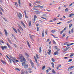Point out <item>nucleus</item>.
Segmentation results:
<instances>
[{
	"label": "nucleus",
	"mask_w": 74,
	"mask_h": 74,
	"mask_svg": "<svg viewBox=\"0 0 74 74\" xmlns=\"http://www.w3.org/2000/svg\"><path fill=\"white\" fill-rule=\"evenodd\" d=\"M29 27H30V26H31V21H29Z\"/></svg>",
	"instance_id": "23"
},
{
	"label": "nucleus",
	"mask_w": 74,
	"mask_h": 74,
	"mask_svg": "<svg viewBox=\"0 0 74 74\" xmlns=\"http://www.w3.org/2000/svg\"><path fill=\"white\" fill-rule=\"evenodd\" d=\"M14 3H15V4L16 5V7H18V3H17L16 2H14Z\"/></svg>",
	"instance_id": "25"
},
{
	"label": "nucleus",
	"mask_w": 74,
	"mask_h": 74,
	"mask_svg": "<svg viewBox=\"0 0 74 74\" xmlns=\"http://www.w3.org/2000/svg\"><path fill=\"white\" fill-rule=\"evenodd\" d=\"M19 56L20 57L19 59H22L23 57V56H22V54H20L19 55Z\"/></svg>",
	"instance_id": "12"
},
{
	"label": "nucleus",
	"mask_w": 74,
	"mask_h": 74,
	"mask_svg": "<svg viewBox=\"0 0 74 74\" xmlns=\"http://www.w3.org/2000/svg\"><path fill=\"white\" fill-rule=\"evenodd\" d=\"M40 6H39V7H40V8H44V6H40Z\"/></svg>",
	"instance_id": "45"
},
{
	"label": "nucleus",
	"mask_w": 74,
	"mask_h": 74,
	"mask_svg": "<svg viewBox=\"0 0 74 74\" xmlns=\"http://www.w3.org/2000/svg\"><path fill=\"white\" fill-rule=\"evenodd\" d=\"M15 69L16 70H17V71H20L19 69H18V68H15Z\"/></svg>",
	"instance_id": "39"
},
{
	"label": "nucleus",
	"mask_w": 74,
	"mask_h": 74,
	"mask_svg": "<svg viewBox=\"0 0 74 74\" xmlns=\"http://www.w3.org/2000/svg\"><path fill=\"white\" fill-rule=\"evenodd\" d=\"M18 27L19 28V29H22V27H21V25H20L19 24H18Z\"/></svg>",
	"instance_id": "20"
},
{
	"label": "nucleus",
	"mask_w": 74,
	"mask_h": 74,
	"mask_svg": "<svg viewBox=\"0 0 74 74\" xmlns=\"http://www.w3.org/2000/svg\"><path fill=\"white\" fill-rule=\"evenodd\" d=\"M9 58H11L12 60V59H14V58H13V57H12V56H9Z\"/></svg>",
	"instance_id": "32"
},
{
	"label": "nucleus",
	"mask_w": 74,
	"mask_h": 74,
	"mask_svg": "<svg viewBox=\"0 0 74 74\" xmlns=\"http://www.w3.org/2000/svg\"><path fill=\"white\" fill-rule=\"evenodd\" d=\"M27 42L28 47H30V45L29 44V42L27 41Z\"/></svg>",
	"instance_id": "22"
},
{
	"label": "nucleus",
	"mask_w": 74,
	"mask_h": 74,
	"mask_svg": "<svg viewBox=\"0 0 74 74\" xmlns=\"http://www.w3.org/2000/svg\"><path fill=\"white\" fill-rule=\"evenodd\" d=\"M57 20H58V19L56 18H54L53 19V20L54 21H57Z\"/></svg>",
	"instance_id": "41"
},
{
	"label": "nucleus",
	"mask_w": 74,
	"mask_h": 74,
	"mask_svg": "<svg viewBox=\"0 0 74 74\" xmlns=\"http://www.w3.org/2000/svg\"><path fill=\"white\" fill-rule=\"evenodd\" d=\"M12 35L13 37H14V38H15V36L13 34H12Z\"/></svg>",
	"instance_id": "60"
},
{
	"label": "nucleus",
	"mask_w": 74,
	"mask_h": 74,
	"mask_svg": "<svg viewBox=\"0 0 74 74\" xmlns=\"http://www.w3.org/2000/svg\"><path fill=\"white\" fill-rule=\"evenodd\" d=\"M73 32H74V28H72L71 29V33H73Z\"/></svg>",
	"instance_id": "27"
},
{
	"label": "nucleus",
	"mask_w": 74,
	"mask_h": 74,
	"mask_svg": "<svg viewBox=\"0 0 74 74\" xmlns=\"http://www.w3.org/2000/svg\"><path fill=\"white\" fill-rule=\"evenodd\" d=\"M30 61L31 64H33V62H32V61L31 60H30Z\"/></svg>",
	"instance_id": "51"
},
{
	"label": "nucleus",
	"mask_w": 74,
	"mask_h": 74,
	"mask_svg": "<svg viewBox=\"0 0 74 74\" xmlns=\"http://www.w3.org/2000/svg\"><path fill=\"white\" fill-rule=\"evenodd\" d=\"M66 29H67V27H65L64 28V29L63 30H64H64H66Z\"/></svg>",
	"instance_id": "55"
},
{
	"label": "nucleus",
	"mask_w": 74,
	"mask_h": 74,
	"mask_svg": "<svg viewBox=\"0 0 74 74\" xmlns=\"http://www.w3.org/2000/svg\"><path fill=\"white\" fill-rule=\"evenodd\" d=\"M51 35L52 36H53V37H54V38H58V37H56L55 36H54L53 34H51Z\"/></svg>",
	"instance_id": "37"
},
{
	"label": "nucleus",
	"mask_w": 74,
	"mask_h": 74,
	"mask_svg": "<svg viewBox=\"0 0 74 74\" xmlns=\"http://www.w3.org/2000/svg\"><path fill=\"white\" fill-rule=\"evenodd\" d=\"M3 47L5 49H6V48H7V47L5 46H3Z\"/></svg>",
	"instance_id": "56"
},
{
	"label": "nucleus",
	"mask_w": 74,
	"mask_h": 74,
	"mask_svg": "<svg viewBox=\"0 0 74 74\" xmlns=\"http://www.w3.org/2000/svg\"><path fill=\"white\" fill-rule=\"evenodd\" d=\"M56 31L54 30H52L51 31V32H52V33H55Z\"/></svg>",
	"instance_id": "42"
},
{
	"label": "nucleus",
	"mask_w": 74,
	"mask_h": 74,
	"mask_svg": "<svg viewBox=\"0 0 74 74\" xmlns=\"http://www.w3.org/2000/svg\"><path fill=\"white\" fill-rule=\"evenodd\" d=\"M72 21V20H71L70 21H68L67 22V23H70V22H71Z\"/></svg>",
	"instance_id": "49"
},
{
	"label": "nucleus",
	"mask_w": 74,
	"mask_h": 74,
	"mask_svg": "<svg viewBox=\"0 0 74 74\" xmlns=\"http://www.w3.org/2000/svg\"><path fill=\"white\" fill-rule=\"evenodd\" d=\"M64 32V31L63 30H62V31H61L60 32V34H62Z\"/></svg>",
	"instance_id": "44"
},
{
	"label": "nucleus",
	"mask_w": 74,
	"mask_h": 74,
	"mask_svg": "<svg viewBox=\"0 0 74 74\" xmlns=\"http://www.w3.org/2000/svg\"><path fill=\"white\" fill-rule=\"evenodd\" d=\"M34 58L35 59V61L36 63H37V64H38V62H37V58H36V56H34Z\"/></svg>",
	"instance_id": "11"
},
{
	"label": "nucleus",
	"mask_w": 74,
	"mask_h": 74,
	"mask_svg": "<svg viewBox=\"0 0 74 74\" xmlns=\"http://www.w3.org/2000/svg\"><path fill=\"white\" fill-rule=\"evenodd\" d=\"M52 73H53V74H56V72L55 71V70H54L53 69H52Z\"/></svg>",
	"instance_id": "18"
},
{
	"label": "nucleus",
	"mask_w": 74,
	"mask_h": 74,
	"mask_svg": "<svg viewBox=\"0 0 74 74\" xmlns=\"http://www.w3.org/2000/svg\"><path fill=\"white\" fill-rule=\"evenodd\" d=\"M31 65L32 67L33 68V67H34V63H33V64H31Z\"/></svg>",
	"instance_id": "48"
},
{
	"label": "nucleus",
	"mask_w": 74,
	"mask_h": 74,
	"mask_svg": "<svg viewBox=\"0 0 74 74\" xmlns=\"http://www.w3.org/2000/svg\"><path fill=\"white\" fill-rule=\"evenodd\" d=\"M53 44L55 45L56 44V42H55L54 40H53Z\"/></svg>",
	"instance_id": "36"
},
{
	"label": "nucleus",
	"mask_w": 74,
	"mask_h": 74,
	"mask_svg": "<svg viewBox=\"0 0 74 74\" xmlns=\"http://www.w3.org/2000/svg\"><path fill=\"white\" fill-rule=\"evenodd\" d=\"M39 53H41V51H42V50H41V47H39Z\"/></svg>",
	"instance_id": "14"
},
{
	"label": "nucleus",
	"mask_w": 74,
	"mask_h": 74,
	"mask_svg": "<svg viewBox=\"0 0 74 74\" xmlns=\"http://www.w3.org/2000/svg\"><path fill=\"white\" fill-rule=\"evenodd\" d=\"M22 64V65L23 66H25V65L26 64V63L25 62H23V63Z\"/></svg>",
	"instance_id": "24"
},
{
	"label": "nucleus",
	"mask_w": 74,
	"mask_h": 74,
	"mask_svg": "<svg viewBox=\"0 0 74 74\" xmlns=\"http://www.w3.org/2000/svg\"><path fill=\"white\" fill-rule=\"evenodd\" d=\"M72 61V59H70L68 61L69 62H71Z\"/></svg>",
	"instance_id": "61"
},
{
	"label": "nucleus",
	"mask_w": 74,
	"mask_h": 74,
	"mask_svg": "<svg viewBox=\"0 0 74 74\" xmlns=\"http://www.w3.org/2000/svg\"><path fill=\"white\" fill-rule=\"evenodd\" d=\"M49 52H47V53L49 55H51V49H49L48 50Z\"/></svg>",
	"instance_id": "5"
},
{
	"label": "nucleus",
	"mask_w": 74,
	"mask_h": 74,
	"mask_svg": "<svg viewBox=\"0 0 74 74\" xmlns=\"http://www.w3.org/2000/svg\"><path fill=\"white\" fill-rule=\"evenodd\" d=\"M13 59H14V61H15V63H16V62H19V60H15L14 58H13Z\"/></svg>",
	"instance_id": "15"
},
{
	"label": "nucleus",
	"mask_w": 74,
	"mask_h": 74,
	"mask_svg": "<svg viewBox=\"0 0 74 74\" xmlns=\"http://www.w3.org/2000/svg\"><path fill=\"white\" fill-rule=\"evenodd\" d=\"M69 67V69H73V68H74V66H71Z\"/></svg>",
	"instance_id": "30"
},
{
	"label": "nucleus",
	"mask_w": 74,
	"mask_h": 74,
	"mask_svg": "<svg viewBox=\"0 0 74 74\" xmlns=\"http://www.w3.org/2000/svg\"><path fill=\"white\" fill-rule=\"evenodd\" d=\"M41 18H42V19H45V20H47V19L46 18H45L44 17H41Z\"/></svg>",
	"instance_id": "57"
},
{
	"label": "nucleus",
	"mask_w": 74,
	"mask_h": 74,
	"mask_svg": "<svg viewBox=\"0 0 74 74\" xmlns=\"http://www.w3.org/2000/svg\"><path fill=\"white\" fill-rule=\"evenodd\" d=\"M23 61H26V59H25V58H24V57H23Z\"/></svg>",
	"instance_id": "50"
},
{
	"label": "nucleus",
	"mask_w": 74,
	"mask_h": 74,
	"mask_svg": "<svg viewBox=\"0 0 74 74\" xmlns=\"http://www.w3.org/2000/svg\"><path fill=\"white\" fill-rule=\"evenodd\" d=\"M65 11H69V9H68V8H66L65 10Z\"/></svg>",
	"instance_id": "59"
},
{
	"label": "nucleus",
	"mask_w": 74,
	"mask_h": 74,
	"mask_svg": "<svg viewBox=\"0 0 74 74\" xmlns=\"http://www.w3.org/2000/svg\"><path fill=\"white\" fill-rule=\"evenodd\" d=\"M6 44L8 47H9V48H10L11 47H10V46L9 45H8V43H7Z\"/></svg>",
	"instance_id": "54"
},
{
	"label": "nucleus",
	"mask_w": 74,
	"mask_h": 74,
	"mask_svg": "<svg viewBox=\"0 0 74 74\" xmlns=\"http://www.w3.org/2000/svg\"><path fill=\"white\" fill-rule=\"evenodd\" d=\"M34 36L32 35H31L30 36V38L31 40H33V41H34L33 38V37H34Z\"/></svg>",
	"instance_id": "4"
},
{
	"label": "nucleus",
	"mask_w": 74,
	"mask_h": 74,
	"mask_svg": "<svg viewBox=\"0 0 74 74\" xmlns=\"http://www.w3.org/2000/svg\"><path fill=\"white\" fill-rule=\"evenodd\" d=\"M54 55H58V54H59V52H58V51H57L56 52H54Z\"/></svg>",
	"instance_id": "13"
},
{
	"label": "nucleus",
	"mask_w": 74,
	"mask_h": 74,
	"mask_svg": "<svg viewBox=\"0 0 74 74\" xmlns=\"http://www.w3.org/2000/svg\"><path fill=\"white\" fill-rule=\"evenodd\" d=\"M8 41L9 42H10V43L11 44H12V42H11V41H10V39H8Z\"/></svg>",
	"instance_id": "26"
},
{
	"label": "nucleus",
	"mask_w": 74,
	"mask_h": 74,
	"mask_svg": "<svg viewBox=\"0 0 74 74\" xmlns=\"http://www.w3.org/2000/svg\"><path fill=\"white\" fill-rule=\"evenodd\" d=\"M51 60L52 62H55V59L53 58H52L51 59Z\"/></svg>",
	"instance_id": "35"
},
{
	"label": "nucleus",
	"mask_w": 74,
	"mask_h": 74,
	"mask_svg": "<svg viewBox=\"0 0 74 74\" xmlns=\"http://www.w3.org/2000/svg\"><path fill=\"white\" fill-rule=\"evenodd\" d=\"M70 47L67 46L66 48V49H65L64 51H67V50H68V49H69V48H70Z\"/></svg>",
	"instance_id": "6"
},
{
	"label": "nucleus",
	"mask_w": 74,
	"mask_h": 74,
	"mask_svg": "<svg viewBox=\"0 0 74 74\" xmlns=\"http://www.w3.org/2000/svg\"><path fill=\"white\" fill-rule=\"evenodd\" d=\"M1 70L3 72H4V69H3V68H1Z\"/></svg>",
	"instance_id": "47"
},
{
	"label": "nucleus",
	"mask_w": 74,
	"mask_h": 74,
	"mask_svg": "<svg viewBox=\"0 0 74 74\" xmlns=\"http://www.w3.org/2000/svg\"><path fill=\"white\" fill-rule=\"evenodd\" d=\"M6 44L8 47H9V48H10L11 47H10V46L9 45H8V43H7Z\"/></svg>",
	"instance_id": "52"
},
{
	"label": "nucleus",
	"mask_w": 74,
	"mask_h": 74,
	"mask_svg": "<svg viewBox=\"0 0 74 74\" xmlns=\"http://www.w3.org/2000/svg\"><path fill=\"white\" fill-rule=\"evenodd\" d=\"M45 68V66H44L42 67V70H44Z\"/></svg>",
	"instance_id": "58"
},
{
	"label": "nucleus",
	"mask_w": 74,
	"mask_h": 74,
	"mask_svg": "<svg viewBox=\"0 0 74 74\" xmlns=\"http://www.w3.org/2000/svg\"><path fill=\"white\" fill-rule=\"evenodd\" d=\"M6 44L8 47H9V48H10L11 47H10V46L9 45H8V43H7Z\"/></svg>",
	"instance_id": "53"
},
{
	"label": "nucleus",
	"mask_w": 74,
	"mask_h": 74,
	"mask_svg": "<svg viewBox=\"0 0 74 74\" xmlns=\"http://www.w3.org/2000/svg\"><path fill=\"white\" fill-rule=\"evenodd\" d=\"M29 66L27 64H26L24 66V68L26 69H27L28 68Z\"/></svg>",
	"instance_id": "7"
},
{
	"label": "nucleus",
	"mask_w": 74,
	"mask_h": 74,
	"mask_svg": "<svg viewBox=\"0 0 74 74\" xmlns=\"http://www.w3.org/2000/svg\"><path fill=\"white\" fill-rule=\"evenodd\" d=\"M36 58H37V59H38V58H38V54H36Z\"/></svg>",
	"instance_id": "33"
},
{
	"label": "nucleus",
	"mask_w": 74,
	"mask_h": 74,
	"mask_svg": "<svg viewBox=\"0 0 74 74\" xmlns=\"http://www.w3.org/2000/svg\"><path fill=\"white\" fill-rule=\"evenodd\" d=\"M21 24H22V25H23V26H24V27H25V24L23 22V21H21Z\"/></svg>",
	"instance_id": "9"
},
{
	"label": "nucleus",
	"mask_w": 74,
	"mask_h": 74,
	"mask_svg": "<svg viewBox=\"0 0 74 74\" xmlns=\"http://www.w3.org/2000/svg\"><path fill=\"white\" fill-rule=\"evenodd\" d=\"M18 4H19V6H21V5H20L21 4V1H20V0H18Z\"/></svg>",
	"instance_id": "31"
},
{
	"label": "nucleus",
	"mask_w": 74,
	"mask_h": 74,
	"mask_svg": "<svg viewBox=\"0 0 74 74\" xmlns=\"http://www.w3.org/2000/svg\"><path fill=\"white\" fill-rule=\"evenodd\" d=\"M4 32L5 33V35L6 36H8V32H7V31L5 29L4 30Z\"/></svg>",
	"instance_id": "3"
},
{
	"label": "nucleus",
	"mask_w": 74,
	"mask_h": 74,
	"mask_svg": "<svg viewBox=\"0 0 74 74\" xmlns=\"http://www.w3.org/2000/svg\"><path fill=\"white\" fill-rule=\"evenodd\" d=\"M66 36V34H65L63 33V37H64V36Z\"/></svg>",
	"instance_id": "64"
},
{
	"label": "nucleus",
	"mask_w": 74,
	"mask_h": 74,
	"mask_svg": "<svg viewBox=\"0 0 74 74\" xmlns=\"http://www.w3.org/2000/svg\"><path fill=\"white\" fill-rule=\"evenodd\" d=\"M19 14L20 15H19V14H17V16H18V17L19 19H21V18H22V14H21V12H19Z\"/></svg>",
	"instance_id": "2"
},
{
	"label": "nucleus",
	"mask_w": 74,
	"mask_h": 74,
	"mask_svg": "<svg viewBox=\"0 0 74 74\" xmlns=\"http://www.w3.org/2000/svg\"><path fill=\"white\" fill-rule=\"evenodd\" d=\"M6 56L8 59L10 60V63H12V62H11L12 61L14 63H15V61H14V60L12 59L9 58L8 56L7 55H6Z\"/></svg>",
	"instance_id": "1"
},
{
	"label": "nucleus",
	"mask_w": 74,
	"mask_h": 74,
	"mask_svg": "<svg viewBox=\"0 0 74 74\" xmlns=\"http://www.w3.org/2000/svg\"><path fill=\"white\" fill-rule=\"evenodd\" d=\"M72 26H73L72 24L71 23L69 25V29H70V28H71V27Z\"/></svg>",
	"instance_id": "21"
},
{
	"label": "nucleus",
	"mask_w": 74,
	"mask_h": 74,
	"mask_svg": "<svg viewBox=\"0 0 74 74\" xmlns=\"http://www.w3.org/2000/svg\"><path fill=\"white\" fill-rule=\"evenodd\" d=\"M25 54L27 57H28V58H29V55H28V54H27V53H25Z\"/></svg>",
	"instance_id": "16"
},
{
	"label": "nucleus",
	"mask_w": 74,
	"mask_h": 74,
	"mask_svg": "<svg viewBox=\"0 0 74 74\" xmlns=\"http://www.w3.org/2000/svg\"><path fill=\"white\" fill-rule=\"evenodd\" d=\"M39 30V28L38 27H37V31L38 32Z\"/></svg>",
	"instance_id": "43"
},
{
	"label": "nucleus",
	"mask_w": 74,
	"mask_h": 74,
	"mask_svg": "<svg viewBox=\"0 0 74 74\" xmlns=\"http://www.w3.org/2000/svg\"><path fill=\"white\" fill-rule=\"evenodd\" d=\"M73 15H74V14L73 13H71L69 15V17H70L71 16H73Z\"/></svg>",
	"instance_id": "17"
},
{
	"label": "nucleus",
	"mask_w": 74,
	"mask_h": 74,
	"mask_svg": "<svg viewBox=\"0 0 74 74\" xmlns=\"http://www.w3.org/2000/svg\"><path fill=\"white\" fill-rule=\"evenodd\" d=\"M1 62H2V63H3V64H5V62H4V60H1Z\"/></svg>",
	"instance_id": "10"
},
{
	"label": "nucleus",
	"mask_w": 74,
	"mask_h": 74,
	"mask_svg": "<svg viewBox=\"0 0 74 74\" xmlns=\"http://www.w3.org/2000/svg\"><path fill=\"white\" fill-rule=\"evenodd\" d=\"M40 5H38L37 6L34 5V7H35V8H36L37 7H40Z\"/></svg>",
	"instance_id": "40"
},
{
	"label": "nucleus",
	"mask_w": 74,
	"mask_h": 74,
	"mask_svg": "<svg viewBox=\"0 0 74 74\" xmlns=\"http://www.w3.org/2000/svg\"><path fill=\"white\" fill-rule=\"evenodd\" d=\"M71 55H70V57H72V56H74V53H72L71 54Z\"/></svg>",
	"instance_id": "28"
},
{
	"label": "nucleus",
	"mask_w": 74,
	"mask_h": 74,
	"mask_svg": "<svg viewBox=\"0 0 74 74\" xmlns=\"http://www.w3.org/2000/svg\"><path fill=\"white\" fill-rule=\"evenodd\" d=\"M36 3H38V4H39L40 3H41V1H37L36 2Z\"/></svg>",
	"instance_id": "34"
},
{
	"label": "nucleus",
	"mask_w": 74,
	"mask_h": 74,
	"mask_svg": "<svg viewBox=\"0 0 74 74\" xmlns=\"http://www.w3.org/2000/svg\"><path fill=\"white\" fill-rule=\"evenodd\" d=\"M1 43H2L3 44H4V42H3V40L1 41Z\"/></svg>",
	"instance_id": "63"
},
{
	"label": "nucleus",
	"mask_w": 74,
	"mask_h": 74,
	"mask_svg": "<svg viewBox=\"0 0 74 74\" xmlns=\"http://www.w3.org/2000/svg\"><path fill=\"white\" fill-rule=\"evenodd\" d=\"M60 21H63V20H64V19L62 18H60Z\"/></svg>",
	"instance_id": "62"
},
{
	"label": "nucleus",
	"mask_w": 74,
	"mask_h": 74,
	"mask_svg": "<svg viewBox=\"0 0 74 74\" xmlns=\"http://www.w3.org/2000/svg\"><path fill=\"white\" fill-rule=\"evenodd\" d=\"M1 48L2 49V50H4V47H3L2 46H1Z\"/></svg>",
	"instance_id": "46"
},
{
	"label": "nucleus",
	"mask_w": 74,
	"mask_h": 74,
	"mask_svg": "<svg viewBox=\"0 0 74 74\" xmlns=\"http://www.w3.org/2000/svg\"><path fill=\"white\" fill-rule=\"evenodd\" d=\"M51 65L52 66L53 68H54V67L55 66V65L54 64L53 62H51Z\"/></svg>",
	"instance_id": "19"
},
{
	"label": "nucleus",
	"mask_w": 74,
	"mask_h": 74,
	"mask_svg": "<svg viewBox=\"0 0 74 74\" xmlns=\"http://www.w3.org/2000/svg\"><path fill=\"white\" fill-rule=\"evenodd\" d=\"M13 30H14L15 32L16 33H18V32H17V30H16V29H15V28H13Z\"/></svg>",
	"instance_id": "29"
},
{
	"label": "nucleus",
	"mask_w": 74,
	"mask_h": 74,
	"mask_svg": "<svg viewBox=\"0 0 74 74\" xmlns=\"http://www.w3.org/2000/svg\"><path fill=\"white\" fill-rule=\"evenodd\" d=\"M34 21H36V19L37 18V16H36V15H34Z\"/></svg>",
	"instance_id": "8"
},
{
	"label": "nucleus",
	"mask_w": 74,
	"mask_h": 74,
	"mask_svg": "<svg viewBox=\"0 0 74 74\" xmlns=\"http://www.w3.org/2000/svg\"><path fill=\"white\" fill-rule=\"evenodd\" d=\"M74 2L72 3L71 4L69 5V7H70V6H71L73 4H74Z\"/></svg>",
	"instance_id": "38"
}]
</instances>
